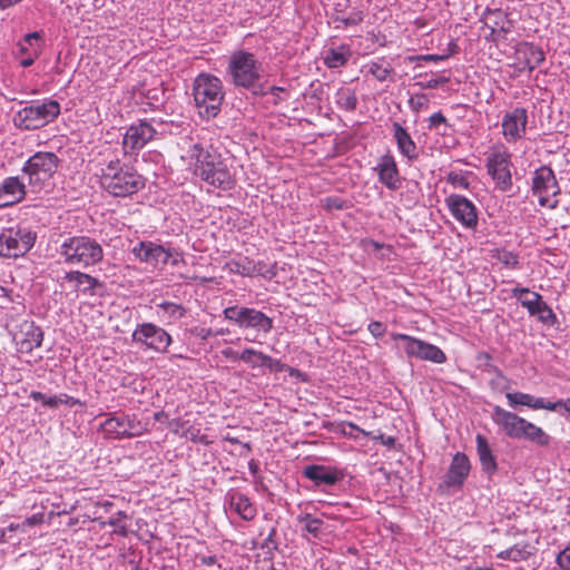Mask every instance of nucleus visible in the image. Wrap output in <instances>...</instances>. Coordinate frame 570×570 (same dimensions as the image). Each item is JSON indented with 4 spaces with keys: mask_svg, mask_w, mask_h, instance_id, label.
<instances>
[{
    "mask_svg": "<svg viewBox=\"0 0 570 570\" xmlns=\"http://www.w3.org/2000/svg\"><path fill=\"white\" fill-rule=\"evenodd\" d=\"M303 475L316 485H333L342 479L341 472L325 465H308L304 468Z\"/></svg>",
    "mask_w": 570,
    "mask_h": 570,
    "instance_id": "25",
    "label": "nucleus"
},
{
    "mask_svg": "<svg viewBox=\"0 0 570 570\" xmlns=\"http://www.w3.org/2000/svg\"><path fill=\"white\" fill-rule=\"evenodd\" d=\"M60 164L61 160L55 153L38 151L27 159L21 171L27 176L31 190L39 193L50 186Z\"/></svg>",
    "mask_w": 570,
    "mask_h": 570,
    "instance_id": "6",
    "label": "nucleus"
},
{
    "mask_svg": "<svg viewBox=\"0 0 570 570\" xmlns=\"http://www.w3.org/2000/svg\"><path fill=\"white\" fill-rule=\"evenodd\" d=\"M60 254L66 263L82 267L95 265L104 257L101 245L87 236H75L66 239L61 244Z\"/></svg>",
    "mask_w": 570,
    "mask_h": 570,
    "instance_id": "8",
    "label": "nucleus"
},
{
    "mask_svg": "<svg viewBox=\"0 0 570 570\" xmlns=\"http://www.w3.org/2000/svg\"><path fill=\"white\" fill-rule=\"evenodd\" d=\"M223 354H224L226 357H228V358H230V360H233V361H239V354H240V353H238V352H236V351H234V350H232V348H226V350H224V351H223Z\"/></svg>",
    "mask_w": 570,
    "mask_h": 570,
    "instance_id": "59",
    "label": "nucleus"
},
{
    "mask_svg": "<svg viewBox=\"0 0 570 570\" xmlns=\"http://www.w3.org/2000/svg\"><path fill=\"white\" fill-rule=\"evenodd\" d=\"M226 502L242 519L249 521L256 515V508L249 499L237 490H230L226 494Z\"/></svg>",
    "mask_w": 570,
    "mask_h": 570,
    "instance_id": "27",
    "label": "nucleus"
},
{
    "mask_svg": "<svg viewBox=\"0 0 570 570\" xmlns=\"http://www.w3.org/2000/svg\"><path fill=\"white\" fill-rule=\"evenodd\" d=\"M324 203L327 210L344 209L347 207V202L336 196L325 198Z\"/></svg>",
    "mask_w": 570,
    "mask_h": 570,
    "instance_id": "49",
    "label": "nucleus"
},
{
    "mask_svg": "<svg viewBox=\"0 0 570 570\" xmlns=\"http://www.w3.org/2000/svg\"><path fill=\"white\" fill-rule=\"evenodd\" d=\"M41 40V33L39 31L27 33L23 38L24 43H28L29 47L37 48L40 45L38 43Z\"/></svg>",
    "mask_w": 570,
    "mask_h": 570,
    "instance_id": "52",
    "label": "nucleus"
},
{
    "mask_svg": "<svg viewBox=\"0 0 570 570\" xmlns=\"http://www.w3.org/2000/svg\"><path fill=\"white\" fill-rule=\"evenodd\" d=\"M512 297L520 301L524 295L531 296L533 292H531L529 288L517 286L512 291Z\"/></svg>",
    "mask_w": 570,
    "mask_h": 570,
    "instance_id": "57",
    "label": "nucleus"
},
{
    "mask_svg": "<svg viewBox=\"0 0 570 570\" xmlns=\"http://www.w3.org/2000/svg\"><path fill=\"white\" fill-rule=\"evenodd\" d=\"M481 21L487 29H498L499 32H511L513 24L508 14L500 9H487L482 13Z\"/></svg>",
    "mask_w": 570,
    "mask_h": 570,
    "instance_id": "28",
    "label": "nucleus"
},
{
    "mask_svg": "<svg viewBox=\"0 0 570 570\" xmlns=\"http://www.w3.org/2000/svg\"><path fill=\"white\" fill-rule=\"evenodd\" d=\"M285 89L283 87H276V86H273L271 87L267 91H264L262 88H259V90H255L254 94H259V95H267L269 94L272 97H273V105H278L279 102L284 101L286 98L284 97L285 95Z\"/></svg>",
    "mask_w": 570,
    "mask_h": 570,
    "instance_id": "44",
    "label": "nucleus"
},
{
    "mask_svg": "<svg viewBox=\"0 0 570 570\" xmlns=\"http://www.w3.org/2000/svg\"><path fill=\"white\" fill-rule=\"evenodd\" d=\"M23 338L20 341V350L22 352H31L39 347L43 340V333L40 327L33 323H26L22 327Z\"/></svg>",
    "mask_w": 570,
    "mask_h": 570,
    "instance_id": "31",
    "label": "nucleus"
},
{
    "mask_svg": "<svg viewBox=\"0 0 570 570\" xmlns=\"http://www.w3.org/2000/svg\"><path fill=\"white\" fill-rule=\"evenodd\" d=\"M446 121V118L443 116L441 111L433 114L429 118L430 127H438L441 124H444Z\"/></svg>",
    "mask_w": 570,
    "mask_h": 570,
    "instance_id": "56",
    "label": "nucleus"
},
{
    "mask_svg": "<svg viewBox=\"0 0 570 570\" xmlns=\"http://www.w3.org/2000/svg\"><path fill=\"white\" fill-rule=\"evenodd\" d=\"M22 0H0V9L4 10L8 9L14 4L20 3Z\"/></svg>",
    "mask_w": 570,
    "mask_h": 570,
    "instance_id": "60",
    "label": "nucleus"
},
{
    "mask_svg": "<svg viewBox=\"0 0 570 570\" xmlns=\"http://www.w3.org/2000/svg\"><path fill=\"white\" fill-rule=\"evenodd\" d=\"M351 57V50L342 45L337 48H330L325 51L324 63L327 68L335 69L344 66Z\"/></svg>",
    "mask_w": 570,
    "mask_h": 570,
    "instance_id": "32",
    "label": "nucleus"
},
{
    "mask_svg": "<svg viewBox=\"0 0 570 570\" xmlns=\"http://www.w3.org/2000/svg\"><path fill=\"white\" fill-rule=\"evenodd\" d=\"M489 31L490 32H489V35L485 36V39L488 41H493V42L505 40L507 36L510 33V32H499L498 29H489Z\"/></svg>",
    "mask_w": 570,
    "mask_h": 570,
    "instance_id": "55",
    "label": "nucleus"
},
{
    "mask_svg": "<svg viewBox=\"0 0 570 570\" xmlns=\"http://www.w3.org/2000/svg\"><path fill=\"white\" fill-rule=\"evenodd\" d=\"M40 55V47L38 46L37 48H32L31 49V52H29L24 59L21 60V66L27 68V67H30L36 58Z\"/></svg>",
    "mask_w": 570,
    "mask_h": 570,
    "instance_id": "54",
    "label": "nucleus"
},
{
    "mask_svg": "<svg viewBox=\"0 0 570 570\" xmlns=\"http://www.w3.org/2000/svg\"><path fill=\"white\" fill-rule=\"evenodd\" d=\"M267 358L269 362H264L263 367H267L275 372H282L285 368V364H283L279 360L273 358L272 356L267 355Z\"/></svg>",
    "mask_w": 570,
    "mask_h": 570,
    "instance_id": "53",
    "label": "nucleus"
},
{
    "mask_svg": "<svg viewBox=\"0 0 570 570\" xmlns=\"http://www.w3.org/2000/svg\"><path fill=\"white\" fill-rule=\"evenodd\" d=\"M255 267L258 269L255 275L267 276L268 269L266 268V265L264 263H255Z\"/></svg>",
    "mask_w": 570,
    "mask_h": 570,
    "instance_id": "61",
    "label": "nucleus"
},
{
    "mask_svg": "<svg viewBox=\"0 0 570 570\" xmlns=\"http://www.w3.org/2000/svg\"><path fill=\"white\" fill-rule=\"evenodd\" d=\"M391 337L394 341H402V348L409 357L430 361L436 364H442L446 361L444 352L433 344L402 333H392Z\"/></svg>",
    "mask_w": 570,
    "mask_h": 570,
    "instance_id": "12",
    "label": "nucleus"
},
{
    "mask_svg": "<svg viewBox=\"0 0 570 570\" xmlns=\"http://www.w3.org/2000/svg\"><path fill=\"white\" fill-rule=\"evenodd\" d=\"M374 170L377 173L380 183L386 188L396 190L401 187V177L397 165L391 154L383 155Z\"/></svg>",
    "mask_w": 570,
    "mask_h": 570,
    "instance_id": "22",
    "label": "nucleus"
},
{
    "mask_svg": "<svg viewBox=\"0 0 570 570\" xmlns=\"http://www.w3.org/2000/svg\"><path fill=\"white\" fill-rule=\"evenodd\" d=\"M393 71L390 63L373 61L368 63V72L379 81H385Z\"/></svg>",
    "mask_w": 570,
    "mask_h": 570,
    "instance_id": "41",
    "label": "nucleus"
},
{
    "mask_svg": "<svg viewBox=\"0 0 570 570\" xmlns=\"http://www.w3.org/2000/svg\"><path fill=\"white\" fill-rule=\"evenodd\" d=\"M26 196V185L19 177H8L0 185V208L21 202Z\"/></svg>",
    "mask_w": 570,
    "mask_h": 570,
    "instance_id": "23",
    "label": "nucleus"
},
{
    "mask_svg": "<svg viewBox=\"0 0 570 570\" xmlns=\"http://www.w3.org/2000/svg\"><path fill=\"white\" fill-rule=\"evenodd\" d=\"M223 314L227 321L235 323L242 330H253L256 333L268 334L274 326L269 316L252 307L234 305L226 307Z\"/></svg>",
    "mask_w": 570,
    "mask_h": 570,
    "instance_id": "11",
    "label": "nucleus"
},
{
    "mask_svg": "<svg viewBox=\"0 0 570 570\" xmlns=\"http://www.w3.org/2000/svg\"><path fill=\"white\" fill-rule=\"evenodd\" d=\"M274 534H275V530L273 529V530L271 531V533L268 534V537L265 539V542H264V544H263V548H265V547H266V548L271 549V546H273L272 548H275V543H274V541H273V535H274Z\"/></svg>",
    "mask_w": 570,
    "mask_h": 570,
    "instance_id": "63",
    "label": "nucleus"
},
{
    "mask_svg": "<svg viewBox=\"0 0 570 570\" xmlns=\"http://www.w3.org/2000/svg\"><path fill=\"white\" fill-rule=\"evenodd\" d=\"M37 235L27 227L13 226L0 233V256L18 258L24 256L35 245Z\"/></svg>",
    "mask_w": 570,
    "mask_h": 570,
    "instance_id": "9",
    "label": "nucleus"
},
{
    "mask_svg": "<svg viewBox=\"0 0 570 570\" xmlns=\"http://www.w3.org/2000/svg\"><path fill=\"white\" fill-rule=\"evenodd\" d=\"M227 268L230 273L238 274L246 277H252L258 271L255 267V262L249 259L248 257H239L237 259H232L226 264Z\"/></svg>",
    "mask_w": 570,
    "mask_h": 570,
    "instance_id": "33",
    "label": "nucleus"
},
{
    "mask_svg": "<svg viewBox=\"0 0 570 570\" xmlns=\"http://www.w3.org/2000/svg\"><path fill=\"white\" fill-rule=\"evenodd\" d=\"M297 522L303 527V530L311 533L314 538H320L322 532L323 521L314 518L309 513H302L297 515Z\"/></svg>",
    "mask_w": 570,
    "mask_h": 570,
    "instance_id": "35",
    "label": "nucleus"
},
{
    "mask_svg": "<svg viewBox=\"0 0 570 570\" xmlns=\"http://www.w3.org/2000/svg\"><path fill=\"white\" fill-rule=\"evenodd\" d=\"M521 306L527 308L531 316H537L540 322L553 325L557 316L552 308L543 301L539 293L531 294V301H521Z\"/></svg>",
    "mask_w": 570,
    "mask_h": 570,
    "instance_id": "24",
    "label": "nucleus"
},
{
    "mask_svg": "<svg viewBox=\"0 0 570 570\" xmlns=\"http://www.w3.org/2000/svg\"><path fill=\"white\" fill-rule=\"evenodd\" d=\"M478 455L481 462L482 470L488 474H493L497 471V461L492 450L484 435L478 434L475 438Z\"/></svg>",
    "mask_w": 570,
    "mask_h": 570,
    "instance_id": "30",
    "label": "nucleus"
},
{
    "mask_svg": "<svg viewBox=\"0 0 570 570\" xmlns=\"http://www.w3.org/2000/svg\"><path fill=\"white\" fill-rule=\"evenodd\" d=\"M511 155L505 149L493 150L487 158V170L495 187L505 193L512 187Z\"/></svg>",
    "mask_w": 570,
    "mask_h": 570,
    "instance_id": "13",
    "label": "nucleus"
},
{
    "mask_svg": "<svg viewBox=\"0 0 570 570\" xmlns=\"http://www.w3.org/2000/svg\"><path fill=\"white\" fill-rule=\"evenodd\" d=\"M493 420L511 439H525L541 446L550 443V436L541 428L499 405L493 407Z\"/></svg>",
    "mask_w": 570,
    "mask_h": 570,
    "instance_id": "4",
    "label": "nucleus"
},
{
    "mask_svg": "<svg viewBox=\"0 0 570 570\" xmlns=\"http://www.w3.org/2000/svg\"><path fill=\"white\" fill-rule=\"evenodd\" d=\"M560 406H561L560 400H558L557 402H551V401L544 400L542 397H537V401L534 404V410L544 409L548 411H557Z\"/></svg>",
    "mask_w": 570,
    "mask_h": 570,
    "instance_id": "48",
    "label": "nucleus"
},
{
    "mask_svg": "<svg viewBox=\"0 0 570 570\" xmlns=\"http://www.w3.org/2000/svg\"><path fill=\"white\" fill-rule=\"evenodd\" d=\"M126 518H127L126 512L119 511L107 523L115 528V530H114L115 533L126 537L128 533V530H127V527L124 523H121V521Z\"/></svg>",
    "mask_w": 570,
    "mask_h": 570,
    "instance_id": "42",
    "label": "nucleus"
},
{
    "mask_svg": "<svg viewBox=\"0 0 570 570\" xmlns=\"http://www.w3.org/2000/svg\"><path fill=\"white\" fill-rule=\"evenodd\" d=\"M335 102L341 109L354 111L357 107V97L351 88L342 87L335 94Z\"/></svg>",
    "mask_w": 570,
    "mask_h": 570,
    "instance_id": "34",
    "label": "nucleus"
},
{
    "mask_svg": "<svg viewBox=\"0 0 570 570\" xmlns=\"http://www.w3.org/2000/svg\"><path fill=\"white\" fill-rule=\"evenodd\" d=\"M332 19L334 22H337L343 27L357 26L363 21V13L355 9L350 13H344L343 11H338V8H336Z\"/></svg>",
    "mask_w": 570,
    "mask_h": 570,
    "instance_id": "36",
    "label": "nucleus"
},
{
    "mask_svg": "<svg viewBox=\"0 0 570 570\" xmlns=\"http://www.w3.org/2000/svg\"><path fill=\"white\" fill-rule=\"evenodd\" d=\"M158 313H161L163 317L169 321H177L185 316L186 309L176 303L163 302L157 305Z\"/></svg>",
    "mask_w": 570,
    "mask_h": 570,
    "instance_id": "37",
    "label": "nucleus"
},
{
    "mask_svg": "<svg viewBox=\"0 0 570 570\" xmlns=\"http://www.w3.org/2000/svg\"><path fill=\"white\" fill-rule=\"evenodd\" d=\"M186 158L194 167V174L206 184L222 189L230 190L235 187V178L220 155L204 148L199 142L189 146Z\"/></svg>",
    "mask_w": 570,
    "mask_h": 570,
    "instance_id": "1",
    "label": "nucleus"
},
{
    "mask_svg": "<svg viewBox=\"0 0 570 570\" xmlns=\"http://www.w3.org/2000/svg\"><path fill=\"white\" fill-rule=\"evenodd\" d=\"M528 114L524 108L517 107L508 111L502 118V134L508 142L521 139L527 129Z\"/></svg>",
    "mask_w": 570,
    "mask_h": 570,
    "instance_id": "18",
    "label": "nucleus"
},
{
    "mask_svg": "<svg viewBox=\"0 0 570 570\" xmlns=\"http://www.w3.org/2000/svg\"><path fill=\"white\" fill-rule=\"evenodd\" d=\"M239 361L250 365L252 367H263L264 362H269L267 354L254 348H245L239 354Z\"/></svg>",
    "mask_w": 570,
    "mask_h": 570,
    "instance_id": "38",
    "label": "nucleus"
},
{
    "mask_svg": "<svg viewBox=\"0 0 570 570\" xmlns=\"http://www.w3.org/2000/svg\"><path fill=\"white\" fill-rule=\"evenodd\" d=\"M392 132L399 151L406 157L409 161L415 160L419 156L417 147L407 130L401 124L393 122Z\"/></svg>",
    "mask_w": 570,
    "mask_h": 570,
    "instance_id": "26",
    "label": "nucleus"
},
{
    "mask_svg": "<svg viewBox=\"0 0 570 570\" xmlns=\"http://www.w3.org/2000/svg\"><path fill=\"white\" fill-rule=\"evenodd\" d=\"M470 461L464 453L454 454L450 468L444 476L446 488H461L470 473Z\"/></svg>",
    "mask_w": 570,
    "mask_h": 570,
    "instance_id": "21",
    "label": "nucleus"
},
{
    "mask_svg": "<svg viewBox=\"0 0 570 570\" xmlns=\"http://www.w3.org/2000/svg\"><path fill=\"white\" fill-rule=\"evenodd\" d=\"M102 432L112 439L132 438L140 435L144 428L135 415H112L107 417L100 425Z\"/></svg>",
    "mask_w": 570,
    "mask_h": 570,
    "instance_id": "16",
    "label": "nucleus"
},
{
    "mask_svg": "<svg viewBox=\"0 0 570 570\" xmlns=\"http://www.w3.org/2000/svg\"><path fill=\"white\" fill-rule=\"evenodd\" d=\"M193 96L198 115L203 119H213L219 112L225 98L222 80L210 73H199L193 83Z\"/></svg>",
    "mask_w": 570,
    "mask_h": 570,
    "instance_id": "3",
    "label": "nucleus"
},
{
    "mask_svg": "<svg viewBox=\"0 0 570 570\" xmlns=\"http://www.w3.org/2000/svg\"><path fill=\"white\" fill-rule=\"evenodd\" d=\"M30 399H32L36 402H41L47 407L57 409L56 395L47 396L46 394H43L41 392L32 391L30 393Z\"/></svg>",
    "mask_w": 570,
    "mask_h": 570,
    "instance_id": "45",
    "label": "nucleus"
},
{
    "mask_svg": "<svg viewBox=\"0 0 570 570\" xmlns=\"http://www.w3.org/2000/svg\"><path fill=\"white\" fill-rule=\"evenodd\" d=\"M429 102H430V99L424 94L413 95L409 99V106L415 112L426 109L429 107Z\"/></svg>",
    "mask_w": 570,
    "mask_h": 570,
    "instance_id": "43",
    "label": "nucleus"
},
{
    "mask_svg": "<svg viewBox=\"0 0 570 570\" xmlns=\"http://www.w3.org/2000/svg\"><path fill=\"white\" fill-rule=\"evenodd\" d=\"M263 75V65L254 53L237 50L228 60L227 76L235 87L255 91Z\"/></svg>",
    "mask_w": 570,
    "mask_h": 570,
    "instance_id": "5",
    "label": "nucleus"
},
{
    "mask_svg": "<svg viewBox=\"0 0 570 570\" xmlns=\"http://www.w3.org/2000/svg\"><path fill=\"white\" fill-rule=\"evenodd\" d=\"M65 279L75 284V291L88 295H95L97 287L101 286L97 278L78 271L68 272Z\"/></svg>",
    "mask_w": 570,
    "mask_h": 570,
    "instance_id": "29",
    "label": "nucleus"
},
{
    "mask_svg": "<svg viewBox=\"0 0 570 570\" xmlns=\"http://www.w3.org/2000/svg\"><path fill=\"white\" fill-rule=\"evenodd\" d=\"M59 115L60 104L57 100H33L14 114L13 122L20 129L35 130L53 121Z\"/></svg>",
    "mask_w": 570,
    "mask_h": 570,
    "instance_id": "7",
    "label": "nucleus"
},
{
    "mask_svg": "<svg viewBox=\"0 0 570 570\" xmlns=\"http://www.w3.org/2000/svg\"><path fill=\"white\" fill-rule=\"evenodd\" d=\"M131 340L158 353L167 352L173 342L169 333L153 323L139 324L132 332Z\"/></svg>",
    "mask_w": 570,
    "mask_h": 570,
    "instance_id": "14",
    "label": "nucleus"
},
{
    "mask_svg": "<svg viewBox=\"0 0 570 570\" xmlns=\"http://www.w3.org/2000/svg\"><path fill=\"white\" fill-rule=\"evenodd\" d=\"M544 61V53L541 48L521 42L514 53V66L519 72H531Z\"/></svg>",
    "mask_w": 570,
    "mask_h": 570,
    "instance_id": "19",
    "label": "nucleus"
},
{
    "mask_svg": "<svg viewBox=\"0 0 570 570\" xmlns=\"http://www.w3.org/2000/svg\"><path fill=\"white\" fill-rule=\"evenodd\" d=\"M156 135L155 128L147 121H139L131 125L124 136V148L126 150H139Z\"/></svg>",
    "mask_w": 570,
    "mask_h": 570,
    "instance_id": "20",
    "label": "nucleus"
},
{
    "mask_svg": "<svg viewBox=\"0 0 570 570\" xmlns=\"http://www.w3.org/2000/svg\"><path fill=\"white\" fill-rule=\"evenodd\" d=\"M450 181L452 184H459L460 186H463V187H466L468 186V183L465 181V179L463 177H459L458 175H454V176H450Z\"/></svg>",
    "mask_w": 570,
    "mask_h": 570,
    "instance_id": "62",
    "label": "nucleus"
},
{
    "mask_svg": "<svg viewBox=\"0 0 570 570\" xmlns=\"http://www.w3.org/2000/svg\"><path fill=\"white\" fill-rule=\"evenodd\" d=\"M42 521H43V514L36 513V514H32L31 517L27 518L23 523L29 527H32V525L40 524Z\"/></svg>",
    "mask_w": 570,
    "mask_h": 570,
    "instance_id": "58",
    "label": "nucleus"
},
{
    "mask_svg": "<svg viewBox=\"0 0 570 570\" xmlns=\"http://www.w3.org/2000/svg\"><path fill=\"white\" fill-rule=\"evenodd\" d=\"M449 80L450 79L448 77L441 76V77H436V78H431L425 82L420 81L416 85L419 87H421L422 89H435L438 87H441V86L448 83Z\"/></svg>",
    "mask_w": 570,
    "mask_h": 570,
    "instance_id": "47",
    "label": "nucleus"
},
{
    "mask_svg": "<svg viewBox=\"0 0 570 570\" xmlns=\"http://www.w3.org/2000/svg\"><path fill=\"white\" fill-rule=\"evenodd\" d=\"M370 333L374 336V337H382L385 333V325L382 323V322H379V321H373L368 324L367 326Z\"/></svg>",
    "mask_w": 570,
    "mask_h": 570,
    "instance_id": "51",
    "label": "nucleus"
},
{
    "mask_svg": "<svg viewBox=\"0 0 570 570\" xmlns=\"http://www.w3.org/2000/svg\"><path fill=\"white\" fill-rule=\"evenodd\" d=\"M203 563L206 566H213L216 563L217 559L215 556H207L202 559Z\"/></svg>",
    "mask_w": 570,
    "mask_h": 570,
    "instance_id": "64",
    "label": "nucleus"
},
{
    "mask_svg": "<svg viewBox=\"0 0 570 570\" xmlns=\"http://www.w3.org/2000/svg\"><path fill=\"white\" fill-rule=\"evenodd\" d=\"M532 193L538 197L541 206L554 208L557 202L549 204L551 197L560 194V187L553 170L548 166H541L533 173Z\"/></svg>",
    "mask_w": 570,
    "mask_h": 570,
    "instance_id": "15",
    "label": "nucleus"
},
{
    "mask_svg": "<svg viewBox=\"0 0 570 570\" xmlns=\"http://www.w3.org/2000/svg\"><path fill=\"white\" fill-rule=\"evenodd\" d=\"M131 253L141 263L150 265L155 268L170 263L177 266L184 262L183 254L171 247H165L150 240H142L137 243Z\"/></svg>",
    "mask_w": 570,
    "mask_h": 570,
    "instance_id": "10",
    "label": "nucleus"
},
{
    "mask_svg": "<svg viewBox=\"0 0 570 570\" xmlns=\"http://www.w3.org/2000/svg\"><path fill=\"white\" fill-rule=\"evenodd\" d=\"M99 183L104 190L115 197H127L145 187L144 177L119 158L101 163Z\"/></svg>",
    "mask_w": 570,
    "mask_h": 570,
    "instance_id": "2",
    "label": "nucleus"
},
{
    "mask_svg": "<svg viewBox=\"0 0 570 570\" xmlns=\"http://www.w3.org/2000/svg\"><path fill=\"white\" fill-rule=\"evenodd\" d=\"M56 400H57V407L61 404L70 406V407H72L75 405H81V402L78 399L70 396L68 394H65V393L56 395Z\"/></svg>",
    "mask_w": 570,
    "mask_h": 570,
    "instance_id": "50",
    "label": "nucleus"
},
{
    "mask_svg": "<svg viewBox=\"0 0 570 570\" xmlns=\"http://www.w3.org/2000/svg\"><path fill=\"white\" fill-rule=\"evenodd\" d=\"M445 204L453 218L463 227L476 229L479 224L478 209L470 199L462 195L451 194L445 198Z\"/></svg>",
    "mask_w": 570,
    "mask_h": 570,
    "instance_id": "17",
    "label": "nucleus"
},
{
    "mask_svg": "<svg viewBox=\"0 0 570 570\" xmlns=\"http://www.w3.org/2000/svg\"><path fill=\"white\" fill-rule=\"evenodd\" d=\"M505 397L511 407L523 405L534 410L537 397L531 394L522 392H509L505 394Z\"/></svg>",
    "mask_w": 570,
    "mask_h": 570,
    "instance_id": "40",
    "label": "nucleus"
},
{
    "mask_svg": "<svg viewBox=\"0 0 570 570\" xmlns=\"http://www.w3.org/2000/svg\"><path fill=\"white\" fill-rule=\"evenodd\" d=\"M525 546L515 544L507 550H503L498 553V558L502 560H510L513 562H519L527 560L530 556V552L527 551Z\"/></svg>",
    "mask_w": 570,
    "mask_h": 570,
    "instance_id": "39",
    "label": "nucleus"
},
{
    "mask_svg": "<svg viewBox=\"0 0 570 570\" xmlns=\"http://www.w3.org/2000/svg\"><path fill=\"white\" fill-rule=\"evenodd\" d=\"M556 562L562 570H570V543L558 553Z\"/></svg>",
    "mask_w": 570,
    "mask_h": 570,
    "instance_id": "46",
    "label": "nucleus"
}]
</instances>
